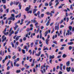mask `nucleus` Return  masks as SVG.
<instances>
[{
	"label": "nucleus",
	"mask_w": 74,
	"mask_h": 74,
	"mask_svg": "<svg viewBox=\"0 0 74 74\" xmlns=\"http://www.w3.org/2000/svg\"><path fill=\"white\" fill-rule=\"evenodd\" d=\"M72 49V47L70 46L69 47V50H71Z\"/></svg>",
	"instance_id": "33"
},
{
	"label": "nucleus",
	"mask_w": 74,
	"mask_h": 74,
	"mask_svg": "<svg viewBox=\"0 0 74 74\" xmlns=\"http://www.w3.org/2000/svg\"><path fill=\"white\" fill-rule=\"evenodd\" d=\"M11 64L12 67H14V65H13V63H12V62H11Z\"/></svg>",
	"instance_id": "37"
},
{
	"label": "nucleus",
	"mask_w": 74,
	"mask_h": 74,
	"mask_svg": "<svg viewBox=\"0 0 74 74\" xmlns=\"http://www.w3.org/2000/svg\"><path fill=\"white\" fill-rule=\"evenodd\" d=\"M34 66V63H33L32 62V63L31 64V66L32 67H33Z\"/></svg>",
	"instance_id": "47"
},
{
	"label": "nucleus",
	"mask_w": 74,
	"mask_h": 74,
	"mask_svg": "<svg viewBox=\"0 0 74 74\" xmlns=\"http://www.w3.org/2000/svg\"><path fill=\"white\" fill-rule=\"evenodd\" d=\"M0 55L2 56H4V51H3L2 52V50H1L0 52Z\"/></svg>",
	"instance_id": "2"
},
{
	"label": "nucleus",
	"mask_w": 74,
	"mask_h": 74,
	"mask_svg": "<svg viewBox=\"0 0 74 74\" xmlns=\"http://www.w3.org/2000/svg\"><path fill=\"white\" fill-rule=\"evenodd\" d=\"M46 14H47V15H49L50 14V13H49V12H46Z\"/></svg>",
	"instance_id": "55"
},
{
	"label": "nucleus",
	"mask_w": 74,
	"mask_h": 74,
	"mask_svg": "<svg viewBox=\"0 0 74 74\" xmlns=\"http://www.w3.org/2000/svg\"><path fill=\"white\" fill-rule=\"evenodd\" d=\"M41 51H39V52H38V54H35V55H36L37 56H39L40 55H41Z\"/></svg>",
	"instance_id": "9"
},
{
	"label": "nucleus",
	"mask_w": 74,
	"mask_h": 74,
	"mask_svg": "<svg viewBox=\"0 0 74 74\" xmlns=\"http://www.w3.org/2000/svg\"><path fill=\"white\" fill-rule=\"evenodd\" d=\"M49 20H50V19H49V20L46 23V25L47 26H48L49 25Z\"/></svg>",
	"instance_id": "17"
},
{
	"label": "nucleus",
	"mask_w": 74,
	"mask_h": 74,
	"mask_svg": "<svg viewBox=\"0 0 74 74\" xmlns=\"http://www.w3.org/2000/svg\"><path fill=\"white\" fill-rule=\"evenodd\" d=\"M68 44L69 45H71V44H73V42H68Z\"/></svg>",
	"instance_id": "27"
},
{
	"label": "nucleus",
	"mask_w": 74,
	"mask_h": 74,
	"mask_svg": "<svg viewBox=\"0 0 74 74\" xmlns=\"http://www.w3.org/2000/svg\"><path fill=\"white\" fill-rule=\"evenodd\" d=\"M33 23H37V21L34 20V19L33 20Z\"/></svg>",
	"instance_id": "35"
},
{
	"label": "nucleus",
	"mask_w": 74,
	"mask_h": 74,
	"mask_svg": "<svg viewBox=\"0 0 74 74\" xmlns=\"http://www.w3.org/2000/svg\"><path fill=\"white\" fill-rule=\"evenodd\" d=\"M19 41L20 42H22V41H23V40H22V39H20L19 40Z\"/></svg>",
	"instance_id": "46"
},
{
	"label": "nucleus",
	"mask_w": 74,
	"mask_h": 74,
	"mask_svg": "<svg viewBox=\"0 0 74 74\" xmlns=\"http://www.w3.org/2000/svg\"><path fill=\"white\" fill-rule=\"evenodd\" d=\"M38 23L37 22L35 24V26H37L38 25Z\"/></svg>",
	"instance_id": "61"
},
{
	"label": "nucleus",
	"mask_w": 74,
	"mask_h": 74,
	"mask_svg": "<svg viewBox=\"0 0 74 74\" xmlns=\"http://www.w3.org/2000/svg\"><path fill=\"white\" fill-rule=\"evenodd\" d=\"M10 67L9 66H8L7 68V70H10Z\"/></svg>",
	"instance_id": "58"
},
{
	"label": "nucleus",
	"mask_w": 74,
	"mask_h": 74,
	"mask_svg": "<svg viewBox=\"0 0 74 74\" xmlns=\"http://www.w3.org/2000/svg\"><path fill=\"white\" fill-rule=\"evenodd\" d=\"M13 32H11L10 34H9V36H11L12 35V34H13Z\"/></svg>",
	"instance_id": "52"
},
{
	"label": "nucleus",
	"mask_w": 74,
	"mask_h": 74,
	"mask_svg": "<svg viewBox=\"0 0 74 74\" xmlns=\"http://www.w3.org/2000/svg\"><path fill=\"white\" fill-rule=\"evenodd\" d=\"M73 14V13H69L68 14V15L70 16V15H71Z\"/></svg>",
	"instance_id": "41"
},
{
	"label": "nucleus",
	"mask_w": 74,
	"mask_h": 74,
	"mask_svg": "<svg viewBox=\"0 0 74 74\" xmlns=\"http://www.w3.org/2000/svg\"><path fill=\"white\" fill-rule=\"evenodd\" d=\"M29 67H30L28 65L27 66V67H26V69H29Z\"/></svg>",
	"instance_id": "62"
},
{
	"label": "nucleus",
	"mask_w": 74,
	"mask_h": 74,
	"mask_svg": "<svg viewBox=\"0 0 74 74\" xmlns=\"http://www.w3.org/2000/svg\"><path fill=\"white\" fill-rule=\"evenodd\" d=\"M66 66H69L70 65V61H69L66 62Z\"/></svg>",
	"instance_id": "11"
},
{
	"label": "nucleus",
	"mask_w": 74,
	"mask_h": 74,
	"mask_svg": "<svg viewBox=\"0 0 74 74\" xmlns=\"http://www.w3.org/2000/svg\"><path fill=\"white\" fill-rule=\"evenodd\" d=\"M18 25H16V26L14 27V30H16V29L18 27Z\"/></svg>",
	"instance_id": "19"
},
{
	"label": "nucleus",
	"mask_w": 74,
	"mask_h": 74,
	"mask_svg": "<svg viewBox=\"0 0 74 74\" xmlns=\"http://www.w3.org/2000/svg\"><path fill=\"white\" fill-rule=\"evenodd\" d=\"M28 52H29V53H30V55H32V50H29L28 51Z\"/></svg>",
	"instance_id": "22"
},
{
	"label": "nucleus",
	"mask_w": 74,
	"mask_h": 74,
	"mask_svg": "<svg viewBox=\"0 0 74 74\" xmlns=\"http://www.w3.org/2000/svg\"><path fill=\"white\" fill-rule=\"evenodd\" d=\"M30 23H31V21H29L27 24H26V25L27 26L28 25H29V24Z\"/></svg>",
	"instance_id": "40"
},
{
	"label": "nucleus",
	"mask_w": 74,
	"mask_h": 74,
	"mask_svg": "<svg viewBox=\"0 0 74 74\" xmlns=\"http://www.w3.org/2000/svg\"><path fill=\"white\" fill-rule=\"evenodd\" d=\"M43 50L45 51V50H49V49H48L47 47H46L45 49H44Z\"/></svg>",
	"instance_id": "36"
},
{
	"label": "nucleus",
	"mask_w": 74,
	"mask_h": 74,
	"mask_svg": "<svg viewBox=\"0 0 74 74\" xmlns=\"http://www.w3.org/2000/svg\"><path fill=\"white\" fill-rule=\"evenodd\" d=\"M51 14H54L55 13V12H54V10H53V11H51Z\"/></svg>",
	"instance_id": "50"
},
{
	"label": "nucleus",
	"mask_w": 74,
	"mask_h": 74,
	"mask_svg": "<svg viewBox=\"0 0 74 74\" xmlns=\"http://www.w3.org/2000/svg\"><path fill=\"white\" fill-rule=\"evenodd\" d=\"M25 68H23L21 69V70H22V71H24V70H25Z\"/></svg>",
	"instance_id": "54"
},
{
	"label": "nucleus",
	"mask_w": 74,
	"mask_h": 74,
	"mask_svg": "<svg viewBox=\"0 0 74 74\" xmlns=\"http://www.w3.org/2000/svg\"><path fill=\"white\" fill-rule=\"evenodd\" d=\"M70 69H71V67H69V68L68 67L66 68V70H67V71H68V72H69L70 71Z\"/></svg>",
	"instance_id": "10"
},
{
	"label": "nucleus",
	"mask_w": 74,
	"mask_h": 74,
	"mask_svg": "<svg viewBox=\"0 0 74 74\" xmlns=\"http://www.w3.org/2000/svg\"><path fill=\"white\" fill-rule=\"evenodd\" d=\"M70 6V9H71V10H73V4H71Z\"/></svg>",
	"instance_id": "21"
},
{
	"label": "nucleus",
	"mask_w": 74,
	"mask_h": 74,
	"mask_svg": "<svg viewBox=\"0 0 74 74\" xmlns=\"http://www.w3.org/2000/svg\"><path fill=\"white\" fill-rule=\"evenodd\" d=\"M28 14H29V13H30V14H32V10L30 11L29 12H27Z\"/></svg>",
	"instance_id": "39"
},
{
	"label": "nucleus",
	"mask_w": 74,
	"mask_h": 74,
	"mask_svg": "<svg viewBox=\"0 0 74 74\" xmlns=\"http://www.w3.org/2000/svg\"><path fill=\"white\" fill-rule=\"evenodd\" d=\"M11 15L13 18H15V15L14 14H11Z\"/></svg>",
	"instance_id": "38"
},
{
	"label": "nucleus",
	"mask_w": 74,
	"mask_h": 74,
	"mask_svg": "<svg viewBox=\"0 0 74 74\" xmlns=\"http://www.w3.org/2000/svg\"><path fill=\"white\" fill-rule=\"evenodd\" d=\"M55 58V56L54 55L52 56H49V59H53Z\"/></svg>",
	"instance_id": "3"
},
{
	"label": "nucleus",
	"mask_w": 74,
	"mask_h": 74,
	"mask_svg": "<svg viewBox=\"0 0 74 74\" xmlns=\"http://www.w3.org/2000/svg\"><path fill=\"white\" fill-rule=\"evenodd\" d=\"M44 14H42L41 15V18H43V17L44 16Z\"/></svg>",
	"instance_id": "53"
},
{
	"label": "nucleus",
	"mask_w": 74,
	"mask_h": 74,
	"mask_svg": "<svg viewBox=\"0 0 74 74\" xmlns=\"http://www.w3.org/2000/svg\"><path fill=\"white\" fill-rule=\"evenodd\" d=\"M6 31H7V28H5V30H4V31L3 32V34H5V32H6Z\"/></svg>",
	"instance_id": "16"
},
{
	"label": "nucleus",
	"mask_w": 74,
	"mask_h": 74,
	"mask_svg": "<svg viewBox=\"0 0 74 74\" xmlns=\"http://www.w3.org/2000/svg\"><path fill=\"white\" fill-rule=\"evenodd\" d=\"M53 43L54 44H56V45H57L58 43L56 42V41H53Z\"/></svg>",
	"instance_id": "30"
},
{
	"label": "nucleus",
	"mask_w": 74,
	"mask_h": 74,
	"mask_svg": "<svg viewBox=\"0 0 74 74\" xmlns=\"http://www.w3.org/2000/svg\"><path fill=\"white\" fill-rule=\"evenodd\" d=\"M11 45H12V47H13V48L14 47V43H11Z\"/></svg>",
	"instance_id": "59"
},
{
	"label": "nucleus",
	"mask_w": 74,
	"mask_h": 74,
	"mask_svg": "<svg viewBox=\"0 0 74 74\" xmlns=\"http://www.w3.org/2000/svg\"><path fill=\"white\" fill-rule=\"evenodd\" d=\"M13 4H14V3L12 1L11 2V3L10 4V5L11 6V5H13Z\"/></svg>",
	"instance_id": "44"
},
{
	"label": "nucleus",
	"mask_w": 74,
	"mask_h": 74,
	"mask_svg": "<svg viewBox=\"0 0 74 74\" xmlns=\"http://www.w3.org/2000/svg\"><path fill=\"white\" fill-rule=\"evenodd\" d=\"M18 7H19V10H21V8H22V5H21V3H19Z\"/></svg>",
	"instance_id": "8"
},
{
	"label": "nucleus",
	"mask_w": 74,
	"mask_h": 74,
	"mask_svg": "<svg viewBox=\"0 0 74 74\" xmlns=\"http://www.w3.org/2000/svg\"><path fill=\"white\" fill-rule=\"evenodd\" d=\"M17 49H18V51H19V52H21V47H18Z\"/></svg>",
	"instance_id": "15"
},
{
	"label": "nucleus",
	"mask_w": 74,
	"mask_h": 74,
	"mask_svg": "<svg viewBox=\"0 0 74 74\" xmlns=\"http://www.w3.org/2000/svg\"><path fill=\"white\" fill-rule=\"evenodd\" d=\"M73 28L71 26H69V29L70 31H71L72 30V29Z\"/></svg>",
	"instance_id": "18"
},
{
	"label": "nucleus",
	"mask_w": 74,
	"mask_h": 74,
	"mask_svg": "<svg viewBox=\"0 0 74 74\" xmlns=\"http://www.w3.org/2000/svg\"><path fill=\"white\" fill-rule=\"evenodd\" d=\"M16 56H13L12 57V58L13 59H15V58H16Z\"/></svg>",
	"instance_id": "51"
},
{
	"label": "nucleus",
	"mask_w": 74,
	"mask_h": 74,
	"mask_svg": "<svg viewBox=\"0 0 74 74\" xmlns=\"http://www.w3.org/2000/svg\"><path fill=\"white\" fill-rule=\"evenodd\" d=\"M16 67H19L20 66V65L19 64H16Z\"/></svg>",
	"instance_id": "42"
},
{
	"label": "nucleus",
	"mask_w": 74,
	"mask_h": 74,
	"mask_svg": "<svg viewBox=\"0 0 74 74\" xmlns=\"http://www.w3.org/2000/svg\"><path fill=\"white\" fill-rule=\"evenodd\" d=\"M33 45H34V43H33V42H32L31 43V47H33Z\"/></svg>",
	"instance_id": "31"
},
{
	"label": "nucleus",
	"mask_w": 74,
	"mask_h": 74,
	"mask_svg": "<svg viewBox=\"0 0 74 74\" xmlns=\"http://www.w3.org/2000/svg\"><path fill=\"white\" fill-rule=\"evenodd\" d=\"M55 29L57 30L58 31L59 29V25H58V26H55Z\"/></svg>",
	"instance_id": "4"
},
{
	"label": "nucleus",
	"mask_w": 74,
	"mask_h": 74,
	"mask_svg": "<svg viewBox=\"0 0 74 74\" xmlns=\"http://www.w3.org/2000/svg\"><path fill=\"white\" fill-rule=\"evenodd\" d=\"M64 49V47H62L61 48H60V50H63Z\"/></svg>",
	"instance_id": "32"
},
{
	"label": "nucleus",
	"mask_w": 74,
	"mask_h": 74,
	"mask_svg": "<svg viewBox=\"0 0 74 74\" xmlns=\"http://www.w3.org/2000/svg\"><path fill=\"white\" fill-rule=\"evenodd\" d=\"M6 37H5V38H3V40L2 41V42H4V41H5V40H6Z\"/></svg>",
	"instance_id": "28"
},
{
	"label": "nucleus",
	"mask_w": 74,
	"mask_h": 74,
	"mask_svg": "<svg viewBox=\"0 0 74 74\" xmlns=\"http://www.w3.org/2000/svg\"><path fill=\"white\" fill-rule=\"evenodd\" d=\"M22 51L23 53H25V50L22 49Z\"/></svg>",
	"instance_id": "43"
},
{
	"label": "nucleus",
	"mask_w": 74,
	"mask_h": 74,
	"mask_svg": "<svg viewBox=\"0 0 74 74\" xmlns=\"http://www.w3.org/2000/svg\"><path fill=\"white\" fill-rule=\"evenodd\" d=\"M66 56H67L65 54L63 55L62 56V57L64 58H66Z\"/></svg>",
	"instance_id": "29"
},
{
	"label": "nucleus",
	"mask_w": 74,
	"mask_h": 74,
	"mask_svg": "<svg viewBox=\"0 0 74 74\" xmlns=\"http://www.w3.org/2000/svg\"><path fill=\"white\" fill-rule=\"evenodd\" d=\"M67 32L68 33H69V35H71V32H70V30H68L67 31Z\"/></svg>",
	"instance_id": "13"
},
{
	"label": "nucleus",
	"mask_w": 74,
	"mask_h": 74,
	"mask_svg": "<svg viewBox=\"0 0 74 74\" xmlns=\"http://www.w3.org/2000/svg\"><path fill=\"white\" fill-rule=\"evenodd\" d=\"M13 19L12 17H10V18H8V20H12Z\"/></svg>",
	"instance_id": "26"
},
{
	"label": "nucleus",
	"mask_w": 74,
	"mask_h": 74,
	"mask_svg": "<svg viewBox=\"0 0 74 74\" xmlns=\"http://www.w3.org/2000/svg\"><path fill=\"white\" fill-rule=\"evenodd\" d=\"M42 32V30H40V38H42V33L41 32Z\"/></svg>",
	"instance_id": "7"
},
{
	"label": "nucleus",
	"mask_w": 74,
	"mask_h": 74,
	"mask_svg": "<svg viewBox=\"0 0 74 74\" xmlns=\"http://www.w3.org/2000/svg\"><path fill=\"white\" fill-rule=\"evenodd\" d=\"M16 73H21V70H16Z\"/></svg>",
	"instance_id": "24"
},
{
	"label": "nucleus",
	"mask_w": 74,
	"mask_h": 74,
	"mask_svg": "<svg viewBox=\"0 0 74 74\" xmlns=\"http://www.w3.org/2000/svg\"><path fill=\"white\" fill-rule=\"evenodd\" d=\"M63 64H60V69L61 70H62V67H63Z\"/></svg>",
	"instance_id": "12"
},
{
	"label": "nucleus",
	"mask_w": 74,
	"mask_h": 74,
	"mask_svg": "<svg viewBox=\"0 0 74 74\" xmlns=\"http://www.w3.org/2000/svg\"><path fill=\"white\" fill-rule=\"evenodd\" d=\"M71 71L72 73H74V69L73 68H71Z\"/></svg>",
	"instance_id": "23"
},
{
	"label": "nucleus",
	"mask_w": 74,
	"mask_h": 74,
	"mask_svg": "<svg viewBox=\"0 0 74 74\" xmlns=\"http://www.w3.org/2000/svg\"><path fill=\"white\" fill-rule=\"evenodd\" d=\"M37 11V9H35L33 11V13L34 14H35V13L36 12V11Z\"/></svg>",
	"instance_id": "20"
},
{
	"label": "nucleus",
	"mask_w": 74,
	"mask_h": 74,
	"mask_svg": "<svg viewBox=\"0 0 74 74\" xmlns=\"http://www.w3.org/2000/svg\"><path fill=\"white\" fill-rule=\"evenodd\" d=\"M71 59L72 62H73L74 61V59L72 58H71Z\"/></svg>",
	"instance_id": "57"
},
{
	"label": "nucleus",
	"mask_w": 74,
	"mask_h": 74,
	"mask_svg": "<svg viewBox=\"0 0 74 74\" xmlns=\"http://www.w3.org/2000/svg\"><path fill=\"white\" fill-rule=\"evenodd\" d=\"M11 23V21L10 20L8 22L9 25H10V23Z\"/></svg>",
	"instance_id": "60"
},
{
	"label": "nucleus",
	"mask_w": 74,
	"mask_h": 74,
	"mask_svg": "<svg viewBox=\"0 0 74 74\" xmlns=\"http://www.w3.org/2000/svg\"><path fill=\"white\" fill-rule=\"evenodd\" d=\"M45 5L47 7V6H48V4L47 3H45Z\"/></svg>",
	"instance_id": "56"
},
{
	"label": "nucleus",
	"mask_w": 74,
	"mask_h": 74,
	"mask_svg": "<svg viewBox=\"0 0 74 74\" xmlns=\"http://www.w3.org/2000/svg\"><path fill=\"white\" fill-rule=\"evenodd\" d=\"M52 5V2L51 1H50V2L49 3V6H51Z\"/></svg>",
	"instance_id": "25"
},
{
	"label": "nucleus",
	"mask_w": 74,
	"mask_h": 74,
	"mask_svg": "<svg viewBox=\"0 0 74 74\" xmlns=\"http://www.w3.org/2000/svg\"><path fill=\"white\" fill-rule=\"evenodd\" d=\"M31 6L30 5H29V7H27L25 9L26 11H29V10H30Z\"/></svg>",
	"instance_id": "1"
},
{
	"label": "nucleus",
	"mask_w": 74,
	"mask_h": 74,
	"mask_svg": "<svg viewBox=\"0 0 74 74\" xmlns=\"http://www.w3.org/2000/svg\"><path fill=\"white\" fill-rule=\"evenodd\" d=\"M27 32H29L30 31V29L29 28H27V29L26 30Z\"/></svg>",
	"instance_id": "63"
},
{
	"label": "nucleus",
	"mask_w": 74,
	"mask_h": 74,
	"mask_svg": "<svg viewBox=\"0 0 74 74\" xmlns=\"http://www.w3.org/2000/svg\"><path fill=\"white\" fill-rule=\"evenodd\" d=\"M3 7L4 8V9H6V5H3Z\"/></svg>",
	"instance_id": "48"
},
{
	"label": "nucleus",
	"mask_w": 74,
	"mask_h": 74,
	"mask_svg": "<svg viewBox=\"0 0 74 74\" xmlns=\"http://www.w3.org/2000/svg\"><path fill=\"white\" fill-rule=\"evenodd\" d=\"M45 41H46V44H47V45H48V44H49V42L48 41H49V39H46V40H45Z\"/></svg>",
	"instance_id": "6"
},
{
	"label": "nucleus",
	"mask_w": 74,
	"mask_h": 74,
	"mask_svg": "<svg viewBox=\"0 0 74 74\" xmlns=\"http://www.w3.org/2000/svg\"><path fill=\"white\" fill-rule=\"evenodd\" d=\"M61 58V55L58 56L57 57V58H58V59H59V58Z\"/></svg>",
	"instance_id": "64"
},
{
	"label": "nucleus",
	"mask_w": 74,
	"mask_h": 74,
	"mask_svg": "<svg viewBox=\"0 0 74 74\" xmlns=\"http://www.w3.org/2000/svg\"><path fill=\"white\" fill-rule=\"evenodd\" d=\"M69 17H67L66 18V22H69Z\"/></svg>",
	"instance_id": "45"
},
{
	"label": "nucleus",
	"mask_w": 74,
	"mask_h": 74,
	"mask_svg": "<svg viewBox=\"0 0 74 74\" xmlns=\"http://www.w3.org/2000/svg\"><path fill=\"white\" fill-rule=\"evenodd\" d=\"M1 1L3 4H5L6 3V0H1Z\"/></svg>",
	"instance_id": "14"
},
{
	"label": "nucleus",
	"mask_w": 74,
	"mask_h": 74,
	"mask_svg": "<svg viewBox=\"0 0 74 74\" xmlns=\"http://www.w3.org/2000/svg\"><path fill=\"white\" fill-rule=\"evenodd\" d=\"M8 58V56H6L4 59L5 60H7V59Z\"/></svg>",
	"instance_id": "49"
},
{
	"label": "nucleus",
	"mask_w": 74,
	"mask_h": 74,
	"mask_svg": "<svg viewBox=\"0 0 74 74\" xmlns=\"http://www.w3.org/2000/svg\"><path fill=\"white\" fill-rule=\"evenodd\" d=\"M18 15V17L19 18L21 16V13H20Z\"/></svg>",
	"instance_id": "34"
},
{
	"label": "nucleus",
	"mask_w": 74,
	"mask_h": 74,
	"mask_svg": "<svg viewBox=\"0 0 74 74\" xmlns=\"http://www.w3.org/2000/svg\"><path fill=\"white\" fill-rule=\"evenodd\" d=\"M21 37V36H17L15 39V40L16 41H18V40L19 39V37Z\"/></svg>",
	"instance_id": "5"
}]
</instances>
